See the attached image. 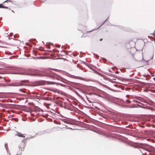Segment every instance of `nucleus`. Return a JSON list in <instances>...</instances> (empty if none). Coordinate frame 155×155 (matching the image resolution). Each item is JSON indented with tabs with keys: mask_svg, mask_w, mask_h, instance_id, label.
<instances>
[{
	"mask_svg": "<svg viewBox=\"0 0 155 155\" xmlns=\"http://www.w3.org/2000/svg\"><path fill=\"white\" fill-rule=\"evenodd\" d=\"M28 140V139L27 138L24 139L20 143L19 147L21 151L24 150L27 143Z\"/></svg>",
	"mask_w": 155,
	"mask_h": 155,
	"instance_id": "f257e3e1",
	"label": "nucleus"
},
{
	"mask_svg": "<svg viewBox=\"0 0 155 155\" xmlns=\"http://www.w3.org/2000/svg\"><path fill=\"white\" fill-rule=\"evenodd\" d=\"M55 74L54 73L50 71H47L46 74L44 75V76H48L54 78L55 77Z\"/></svg>",
	"mask_w": 155,
	"mask_h": 155,
	"instance_id": "f03ea898",
	"label": "nucleus"
},
{
	"mask_svg": "<svg viewBox=\"0 0 155 155\" xmlns=\"http://www.w3.org/2000/svg\"><path fill=\"white\" fill-rule=\"evenodd\" d=\"M48 82L47 81H41L37 82V85L38 86L42 85L48 84Z\"/></svg>",
	"mask_w": 155,
	"mask_h": 155,
	"instance_id": "7ed1b4c3",
	"label": "nucleus"
},
{
	"mask_svg": "<svg viewBox=\"0 0 155 155\" xmlns=\"http://www.w3.org/2000/svg\"><path fill=\"white\" fill-rule=\"evenodd\" d=\"M16 135L19 137H25V135L24 134H22L19 132H17V134H16Z\"/></svg>",
	"mask_w": 155,
	"mask_h": 155,
	"instance_id": "20e7f679",
	"label": "nucleus"
},
{
	"mask_svg": "<svg viewBox=\"0 0 155 155\" xmlns=\"http://www.w3.org/2000/svg\"><path fill=\"white\" fill-rule=\"evenodd\" d=\"M0 8H4L6 9H8V8L7 7L3 5L2 4H0Z\"/></svg>",
	"mask_w": 155,
	"mask_h": 155,
	"instance_id": "39448f33",
	"label": "nucleus"
},
{
	"mask_svg": "<svg viewBox=\"0 0 155 155\" xmlns=\"http://www.w3.org/2000/svg\"><path fill=\"white\" fill-rule=\"evenodd\" d=\"M140 99V101L143 102L147 103V101L143 98L141 97V98Z\"/></svg>",
	"mask_w": 155,
	"mask_h": 155,
	"instance_id": "423d86ee",
	"label": "nucleus"
},
{
	"mask_svg": "<svg viewBox=\"0 0 155 155\" xmlns=\"http://www.w3.org/2000/svg\"><path fill=\"white\" fill-rule=\"evenodd\" d=\"M13 86H19L20 85V84H18V83H14L13 84Z\"/></svg>",
	"mask_w": 155,
	"mask_h": 155,
	"instance_id": "0eeeda50",
	"label": "nucleus"
},
{
	"mask_svg": "<svg viewBox=\"0 0 155 155\" xmlns=\"http://www.w3.org/2000/svg\"><path fill=\"white\" fill-rule=\"evenodd\" d=\"M135 98L137 99L139 101H140V100L141 97H135Z\"/></svg>",
	"mask_w": 155,
	"mask_h": 155,
	"instance_id": "6e6552de",
	"label": "nucleus"
},
{
	"mask_svg": "<svg viewBox=\"0 0 155 155\" xmlns=\"http://www.w3.org/2000/svg\"><path fill=\"white\" fill-rule=\"evenodd\" d=\"M126 101L127 102V103L128 104H130V101L128 100H127Z\"/></svg>",
	"mask_w": 155,
	"mask_h": 155,
	"instance_id": "1a4fd4ad",
	"label": "nucleus"
},
{
	"mask_svg": "<svg viewBox=\"0 0 155 155\" xmlns=\"http://www.w3.org/2000/svg\"><path fill=\"white\" fill-rule=\"evenodd\" d=\"M11 1H9V0H6L5 1H4L3 3H4L5 2H10Z\"/></svg>",
	"mask_w": 155,
	"mask_h": 155,
	"instance_id": "9d476101",
	"label": "nucleus"
},
{
	"mask_svg": "<svg viewBox=\"0 0 155 155\" xmlns=\"http://www.w3.org/2000/svg\"><path fill=\"white\" fill-rule=\"evenodd\" d=\"M38 50L39 51H44V50L43 49H42V48H39L38 49Z\"/></svg>",
	"mask_w": 155,
	"mask_h": 155,
	"instance_id": "9b49d317",
	"label": "nucleus"
},
{
	"mask_svg": "<svg viewBox=\"0 0 155 155\" xmlns=\"http://www.w3.org/2000/svg\"><path fill=\"white\" fill-rule=\"evenodd\" d=\"M134 103H136V102H137V103H139L140 104V103L139 102H138V101H137L136 100H134Z\"/></svg>",
	"mask_w": 155,
	"mask_h": 155,
	"instance_id": "f8f14e48",
	"label": "nucleus"
},
{
	"mask_svg": "<svg viewBox=\"0 0 155 155\" xmlns=\"http://www.w3.org/2000/svg\"><path fill=\"white\" fill-rule=\"evenodd\" d=\"M137 147V148H138V147H139V145H136L135 146V147Z\"/></svg>",
	"mask_w": 155,
	"mask_h": 155,
	"instance_id": "ddd939ff",
	"label": "nucleus"
},
{
	"mask_svg": "<svg viewBox=\"0 0 155 155\" xmlns=\"http://www.w3.org/2000/svg\"><path fill=\"white\" fill-rule=\"evenodd\" d=\"M102 38H101V39H100V41H102Z\"/></svg>",
	"mask_w": 155,
	"mask_h": 155,
	"instance_id": "4468645a",
	"label": "nucleus"
},
{
	"mask_svg": "<svg viewBox=\"0 0 155 155\" xmlns=\"http://www.w3.org/2000/svg\"><path fill=\"white\" fill-rule=\"evenodd\" d=\"M5 145H6V146H7V144H5Z\"/></svg>",
	"mask_w": 155,
	"mask_h": 155,
	"instance_id": "2eb2a0df",
	"label": "nucleus"
},
{
	"mask_svg": "<svg viewBox=\"0 0 155 155\" xmlns=\"http://www.w3.org/2000/svg\"><path fill=\"white\" fill-rule=\"evenodd\" d=\"M12 12H14L13 10H12Z\"/></svg>",
	"mask_w": 155,
	"mask_h": 155,
	"instance_id": "dca6fc26",
	"label": "nucleus"
}]
</instances>
